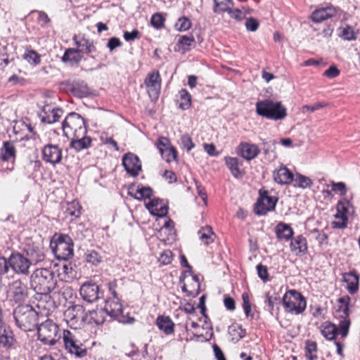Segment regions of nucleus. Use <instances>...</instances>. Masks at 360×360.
Returning <instances> with one entry per match:
<instances>
[{
    "label": "nucleus",
    "instance_id": "30",
    "mask_svg": "<svg viewBox=\"0 0 360 360\" xmlns=\"http://www.w3.org/2000/svg\"><path fill=\"white\" fill-rule=\"evenodd\" d=\"M104 309L108 315L112 318H118L122 313V305L120 302L118 297L117 299L106 300Z\"/></svg>",
    "mask_w": 360,
    "mask_h": 360
},
{
    "label": "nucleus",
    "instance_id": "29",
    "mask_svg": "<svg viewBox=\"0 0 360 360\" xmlns=\"http://www.w3.org/2000/svg\"><path fill=\"white\" fill-rule=\"evenodd\" d=\"M128 194L136 200H142L144 199H153V190L149 186H143L142 185L138 186L137 188L134 191V188H129Z\"/></svg>",
    "mask_w": 360,
    "mask_h": 360
},
{
    "label": "nucleus",
    "instance_id": "44",
    "mask_svg": "<svg viewBox=\"0 0 360 360\" xmlns=\"http://www.w3.org/2000/svg\"><path fill=\"white\" fill-rule=\"evenodd\" d=\"M84 257L85 260L88 263L94 266L98 265L103 260V257L101 254L94 250H87L85 252Z\"/></svg>",
    "mask_w": 360,
    "mask_h": 360
},
{
    "label": "nucleus",
    "instance_id": "48",
    "mask_svg": "<svg viewBox=\"0 0 360 360\" xmlns=\"http://www.w3.org/2000/svg\"><path fill=\"white\" fill-rule=\"evenodd\" d=\"M160 153L161 154L162 158L167 162H171L172 161L176 160L177 159V151L173 146H170L169 148H166L165 150H160Z\"/></svg>",
    "mask_w": 360,
    "mask_h": 360
},
{
    "label": "nucleus",
    "instance_id": "4",
    "mask_svg": "<svg viewBox=\"0 0 360 360\" xmlns=\"http://www.w3.org/2000/svg\"><path fill=\"white\" fill-rule=\"evenodd\" d=\"M257 113L272 120H281L287 116V109L281 102L265 99L256 103Z\"/></svg>",
    "mask_w": 360,
    "mask_h": 360
},
{
    "label": "nucleus",
    "instance_id": "14",
    "mask_svg": "<svg viewBox=\"0 0 360 360\" xmlns=\"http://www.w3.org/2000/svg\"><path fill=\"white\" fill-rule=\"evenodd\" d=\"M9 292L16 303L24 302L28 297V288L27 284L20 279L13 281L9 284Z\"/></svg>",
    "mask_w": 360,
    "mask_h": 360
},
{
    "label": "nucleus",
    "instance_id": "25",
    "mask_svg": "<svg viewBox=\"0 0 360 360\" xmlns=\"http://www.w3.org/2000/svg\"><path fill=\"white\" fill-rule=\"evenodd\" d=\"M337 13L333 6H327L316 9L311 14V20L314 22H321L326 20L334 17Z\"/></svg>",
    "mask_w": 360,
    "mask_h": 360
},
{
    "label": "nucleus",
    "instance_id": "60",
    "mask_svg": "<svg viewBox=\"0 0 360 360\" xmlns=\"http://www.w3.org/2000/svg\"><path fill=\"white\" fill-rule=\"evenodd\" d=\"M276 143L275 140L264 141L262 142L264 153L268 154L269 152H273L275 149Z\"/></svg>",
    "mask_w": 360,
    "mask_h": 360
},
{
    "label": "nucleus",
    "instance_id": "27",
    "mask_svg": "<svg viewBox=\"0 0 360 360\" xmlns=\"http://www.w3.org/2000/svg\"><path fill=\"white\" fill-rule=\"evenodd\" d=\"M290 248L296 255L307 254L308 246L306 238L302 235L297 236L291 240Z\"/></svg>",
    "mask_w": 360,
    "mask_h": 360
},
{
    "label": "nucleus",
    "instance_id": "51",
    "mask_svg": "<svg viewBox=\"0 0 360 360\" xmlns=\"http://www.w3.org/2000/svg\"><path fill=\"white\" fill-rule=\"evenodd\" d=\"M214 12H226L229 11L230 4H232L231 0H214Z\"/></svg>",
    "mask_w": 360,
    "mask_h": 360
},
{
    "label": "nucleus",
    "instance_id": "20",
    "mask_svg": "<svg viewBox=\"0 0 360 360\" xmlns=\"http://www.w3.org/2000/svg\"><path fill=\"white\" fill-rule=\"evenodd\" d=\"M70 139H71L70 143V148L74 149L77 152L87 149L91 145L92 139L90 136H86V133H82L81 135H73Z\"/></svg>",
    "mask_w": 360,
    "mask_h": 360
},
{
    "label": "nucleus",
    "instance_id": "55",
    "mask_svg": "<svg viewBox=\"0 0 360 360\" xmlns=\"http://www.w3.org/2000/svg\"><path fill=\"white\" fill-rule=\"evenodd\" d=\"M328 103L325 102H319L316 103H314V105H305L302 106V112H313L316 110H318L319 109H321L326 106H327Z\"/></svg>",
    "mask_w": 360,
    "mask_h": 360
},
{
    "label": "nucleus",
    "instance_id": "45",
    "mask_svg": "<svg viewBox=\"0 0 360 360\" xmlns=\"http://www.w3.org/2000/svg\"><path fill=\"white\" fill-rule=\"evenodd\" d=\"M180 95V103L179 108L182 110H187L191 105V96L188 91L184 89H182L179 91Z\"/></svg>",
    "mask_w": 360,
    "mask_h": 360
},
{
    "label": "nucleus",
    "instance_id": "18",
    "mask_svg": "<svg viewBox=\"0 0 360 360\" xmlns=\"http://www.w3.org/2000/svg\"><path fill=\"white\" fill-rule=\"evenodd\" d=\"M150 97L157 98L161 89V78L158 71L150 72L145 79Z\"/></svg>",
    "mask_w": 360,
    "mask_h": 360
},
{
    "label": "nucleus",
    "instance_id": "9",
    "mask_svg": "<svg viewBox=\"0 0 360 360\" xmlns=\"http://www.w3.org/2000/svg\"><path fill=\"white\" fill-rule=\"evenodd\" d=\"M27 257L18 252H13L8 257L10 268L18 275L27 276L30 274L31 264Z\"/></svg>",
    "mask_w": 360,
    "mask_h": 360
},
{
    "label": "nucleus",
    "instance_id": "19",
    "mask_svg": "<svg viewBox=\"0 0 360 360\" xmlns=\"http://www.w3.org/2000/svg\"><path fill=\"white\" fill-rule=\"evenodd\" d=\"M146 208L150 213L158 217H164L167 216L168 212V207L164 202L163 200L153 198L146 204Z\"/></svg>",
    "mask_w": 360,
    "mask_h": 360
},
{
    "label": "nucleus",
    "instance_id": "22",
    "mask_svg": "<svg viewBox=\"0 0 360 360\" xmlns=\"http://www.w3.org/2000/svg\"><path fill=\"white\" fill-rule=\"evenodd\" d=\"M342 281L345 282L348 292L354 295L359 290V276L355 270L342 274Z\"/></svg>",
    "mask_w": 360,
    "mask_h": 360
},
{
    "label": "nucleus",
    "instance_id": "64",
    "mask_svg": "<svg viewBox=\"0 0 360 360\" xmlns=\"http://www.w3.org/2000/svg\"><path fill=\"white\" fill-rule=\"evenodd\" d=\"M340 75V70L335 65L330 66L328 69H327L323 75L328 78H335Z\"/></svg>",
    "mask_w": 360,
    "mask_h": 360
},
{
    "label": "nucleus",
    "instance_id": "49",
    "mask_svg": "<svg viewBox=\"0 0 360 360\" xmlns=\"http://www.w3.org/2000/svg\"><path fill=\"white\" fill-rule=\"evenodd\" d=\"M63 342L65 348L69 351V352H70L77 345L74 339V335L70 331L67 330L63 331Z\"/></svg>",
    "mask_w": 360,
    "mask_h": 360
},
{
    "label": "nucleus",
    "instance_id": "2",
    "mask_svg": "<svg viewBox=\"0 0 360 360\" xmlns=\"http://www.w3.org/2000/svg\"><path fill=\"white\" fill-rule=\"evenodd\" d=\"M351 298L348 295H344L338 299V302L342 304L339 311L342 312V319L340 321L338 326L329 321L323 323L321 326V333L323 336L328 340H335L338 335H340L342 339H345L349 333L351 321L349 316V303Z\"/></svg>",
    "mask_w": 360,
    "mask_h": 360
},
{
    "label": "nucleus",
    "instance_id": "42",
    "mask_svg": "<svg viewBox=\"0 0 360 360\" xmlns=\"http://www.w3.org/2000/svg\"><path fill=\"white\" fill-rule=\"evenodd\" d=\"M292 182H294L295 187H299L302 188H309L313 184L312 181L309 177L299 173H297L295 175H294V179Z\"/></svg>",
    "mask_w": 360,
    "mask_h": 360
},
{
    "label": "nucleus",
    "instance_id": "23",
    "mask_svg": "<svg viewBox=\"0 0 360 360\" xmlns=\"http://www.w3.org/2000/svg\"><path fill=\"white\" fill-rule=\"evenodd\" d=\"M26 257L32 265H36L45 258L44 249L39 245H30L26 250Z\"/></svg>",
    "mask_w": 360,
    "mask_h": 360
},
{
    "label": "nucleus",
    "instance_id": "62",
    "mask_svg": "<svg viewBox=\"0 0 360 360\" xmlns=\"http://www.w3.org/2000/svg\"><path fill=\"white\" fill-rule=\"evenodd\" d=\"M123 37L127 41H133L136 39H139L140 32L137 30H134L132 32L125 31Z\"/></svg>",
    "mask_w": 360,
    "mask_h": 360
},
{
    "label": "nucleus",
    "instance_id": "50",
    "mask_svg": "<svg viewBox=\"0 0 360 360\" xmlns=\"http://www.w3.org/2000/svg\"><path fill=\"white\" fill-rule=\"evenodd\" d=\"M191 20L184 16L178 19L177 22L175 23V28L179 32H185L191 28Z\"/></svg>",
    "mask_w": 360,
    "mask_h": 360
},
{
    "label": "nucleus",
    "instance_id": "53",
    "mask_svg": "<svg viewBox=\"0 0 360 360\" xmlns=\"http://www.w3.org/2000/svg\"><path fill=\"white\" fill-rule=\"evenodd\" d=\"M165 18L160 13H155L152 15L150 23L153 27L156 29H160L164 26Z\"/></svg>",
    "mask_w": 360,
    "mask_h": 360
},
{
    "label": "nucleus",
    "instance_id": "58",
    "mask_svg": "<svg viewBox=\"0 0 360 360\" xmlns=\"http://www.w3.org/2000/svg\"><path fill=\"white\" fill-rule=\"evenodd\" d=\"M10 268L8 258L0 256V276L7 274Z\"/></svg>",
    "mask_w": 360,
    "mask_h": 360
},
{
    "label": "nucleus",
    "instance_id": "34",
    "mask_svg": "<svg viewBox=\"0 0 360 360\" xmlns=\"http://www.w3.org/2000/svg\"><path fill=\"white\" fill-rule=\"evenodd\" d=\"M156 324L159 329L163 331L166 335H171L174 331V323L169 316H158Z\"/></svg>",
    "mask_w": 360,
    "mask_h": 360
},
{
    "label": "nucleus",
    "instance_id": "15",
    "mask_svg": "<svg viewBox=\"0 0 360 360\" xmlns=\"http://www.w3.org/2000/svg\"><path fill=\"white\" fill-rule=\"evenodd\" d=\"M122 165L126 172L135 177L141 171V160L137 155L132 153H127L122 157Z\"/></svg>",
    "mask_w": 360,
    "mask_h": 360
},
{
    "label": "nucleus",
    "instance_id": "13",
    "mask_svg": "<svg viewBox=\"0 0 360 360\" xmlns=\"http://www.w3.org/2000/svg\"><path fill=\"white\" fill-rule=\"evenodd\" d=\"M349 208H353V206L349 200L343 199L338 202L336 206L337 213L335 214L338 221L333 222V228L344 229L347 226V214L349 212Z\"/></svg>",
    "mask_w": 360,
    "mask_h": 360
},
{
    "label": "nucleus",
    "instance_id": "46",
    "mask_svg": "<svg viewBox=\"0 0 360 360\" xmlns=\"http://www.w3.org/2000/svg\"><path fill=\"white\" fill-rule=\"evenodd\" d=\"M81 208L79 203L73 200L71 202L68 204V207L65 210V213L68 215H70L74 218H78L81 214Z\"/></svg>",
    "mask_w": 360,
    "mask_h": 360
},
{
    "label": "nucleus",
    "instance_id": "10",
    "mask_svg": "<svg viewBox=\"0 0 360 360\" xmlns=\"http://www.w3.org/2000/svg\"><path fill=\"white\" fill-rule=\"evenodd\" d=\"M84 308L81 304L68 307L64 312V319L69 327L77 329L84 322Z\"/></svg>",
    "mask_w": 360,
    "mask_h": 360
},
{
    "label": "nucleus",
    "instance_id": "52",
    "mask_svg": "<svg viewBox=\"0 0 360 360\" xmlns=\"http://www.w3.org/2000/svg\"><path fill=\"white\" fill-rule=\"evenodd\" d=\"M256 269H257V275H258L259 278L261 280H262L263 282L266 283V282L270 281L268 269L266 266H264L262 264H259L258 265H257Z\"/></svg>",
    "mask_w": 360,
    "mask_h": 360
},
{
    "label": "nucleus",
    "instance_id": "54",
    "mask_svg": "<svg viewBox=\"0 0 360 360\" xmlns=\"http://www.w3.org/2000/svg\"><path fill=\"white\" fill-rule=\"evenodd\" d=\"M242 300H243V308L244 309V312L247 317L252 316L251 314V304L249 299V295L247 292H243L242 294Z\"/></svg>",
    "mask_w": 360,
    "mask_h": 360
},
{
    "label": "nucleus",
    "instance_id": "38",
    "mask_svg": "<svg viewBox=\"0 0 360 360\" xmlns=\"http://www.w3.org/2000/svg\"><path fill=\"white\" fill-rule=\"evenodd\" d=\"M338 36L346 41H353L356 39L357 32L354 27L349 25H345L338 28Z\"/></svg>",
    "mask_w": 360,
    "mask_h": 360
},
{
    "label": "nucleus",
    "instance_id": "5",
    "mask_svg": "<svg viewBox=\"0 0 360 360\" xmlns=\"http://www.w3.org/2000/svg\"><path fill=\"white\" fill-rule=\"evenodd\" d=\"M73 241L67 234H55L50 243L52 252L58 259L67 261L73 256Z\"/></svg>",
    "mask_w": 360,
    "mask_h": 360
},
{
    "label": "nucleus",
    "instance_id": "47",
    "mask_svg": "<svg viewBox=\"0 0 360 360\" xmlns=\"http://www.w3.org/2000/svg\"><path fill=\"white\" fill-rule=\"evenodd\" d=\"M24 58L33 65H37L41 63V55L34 50L26 51Z\"/></svg>",
    "mask_w": 360,
    "mask_h": 360
},
{
    "label": "nucleus",
    "instance_id": "26",
    "mask_svg": "<svg viewBox=\"0 0 360 360\" xmlns=\"http://www.w3.org/2000/svg\"><path fill=\"white\" fill-rule=\"evenodd\" d=\"M107 315L108 314L104 308L89 311L87 314H85L84 322H86L88 324L100 326L105 322Z\"/></svg>",
    "mask_w": 360,
    "mask_h": 360
},
{
    "label": "nucleus",
    "instance_id": "35",
    "mask_svg": "<svg viewBox=\"0 0 360 360\" xmlns=\"http://www.w3.org/2000/svg\"><path fill=\"white\" fill-rule=\"evenodd\" d=\"M276 234L278 239L289 240L292 239L294 231L289 224L280 222L276 226Z\"/></svg>",
    "mask_w": 360,
    "mask_h": 360
},
{
    "label": "nucleus",
    "instance_id": "40",
    "mask_svg": "<svg viewBox=\"0 0 360 360\" xmlns=\"http://www.w3.org/2000/svg\"><path fill=\"white\" fill-rule=\"evenodd\" d=\"M199 238L205 244L209 245L214 241V233L210 226H206L198 231Z\"/></svg>",
    "mask_w": 360,
    "mask_h": 360
},
{
    "label": "nucleus",
    "instance_id": "61",
    "mask_svg": "<svg viewBox=\"0 0 360 360\" xmlns=\"http://www.w3.org/2000/svg\"><path fill=\"white\" fill-rule=\"evenodd\" d=\"M245 27L248 31L255 32L259 27V22L255 18H250L245 22Z\"/></svg>",
    "mask_w": 360,
    "mask_h": 360
},
{
    "label": "nucleus",
    "instance_id": "21",
    "mask_svg": "<svg viewBox=\"0 0 360 360\" xmlns=\"http://www.w3.org/2000/svg\"><path fill=\"white\" fill-rule=\"evenodd\" d=\"M273 178L275 182L281 185L290 184L293 181L294 174L286 167L281 165V167L273 172Z\"/></svg>",
    "mask_w": 360,
    "mask_h": 360
},
{
    "label": "nucleus",
    "instance_id": "11",
    "mask_svg": "<svg viewBox=\"0 0 360 360\" xmlns=\"http://www.w3.org/2000/svg\"><path fill=\"white\" fill-rule=\"evenodd\" d=\"M278 198L275 196L269 195L267 191H259L258 198L255 207V212L257 215H265L268 212L275 210Z\"/></svg>",
    "mask_w": 360,
    "mask_h": 360
},
{
    "label": "nucleus",
    "instance_id": "3",
    "mask_svg": "<svg viewBox=\"0 0 360 360\" xmlns=\"http://www.w3.org/2000/svg\"><path fill=\"white\" fill-rule=\"evenodd\" d=\"M15 325L25 332L34 331L42 315H40L31 305H18L13 311Z\"/></svg>",
    "mask_w": 360,
    "mask_h": 360
},
{
    "label": "nucleus",
    "instance_id": "41",
    "mask_svg": "<svg viewBox=\"0 0 360 360\" xmlns=\"http://www.w3.org/2000/svg\"><path fill=\"white\" fill-rule=\"evenodd\" d=\"M15 148L13 144L9 141L4 143L3 148L1 152V158L4 161H8L11 158H15Z\"/></svg>",
    "mask_w": 360,
    "mask_h": 360
},
{
    "label": "nucleus",
    "instance_id": "17",
    "mask_svg": "<svg viewBox=\"0 0 360 360\" xmlns=\"http://www.w3.org/2000/svg\"><path fill=\"white\" fill-rule=\"evenodd\" d=\"M63 114V110L61 108L45 103L41 108V121L47 124H53L58 122Z\"/></svg>",
    "mask_w": 360,
    "mask_h": 360
},
{
    "label": "nucleus",
    "instance_id": "12",
    "mask_svg": "<svg viewBox=\"0 0 360 360\" xmlns=\"http://www.w3.org/2000/svg\"><path fill=\"white\" fill-rule=\"evenodd\" d=\"M82 298L89 303H92L103 297V292L99 286L93 281L83 283L79 289Z\"/></svg>",
    "mask_w": 360,
    "mask_h": 360
},
{
    "label": "nucleus",
    "instance_id": "63",
    "mask_svg": "<svg viewBox=\"0 0 360 360\" xmlns=\"http://www.w3.org/2000/svg\"><path fill=\"white\" fill-rule=\"evenodd\" d=\"M157 148L160 153V150H165L166 148H169V141L167 138L161 136L158 139L157 142Z\"/></svg>",
    "mask_w": 360,
    "mask_h": 360
},
{
    "label": "nucleus",
    "instance_id": "33",
    "mask_svg": "<svg viewBox=\"0 0 360 360\" xmlns=\"http://www.w3.org/2000/svg\"><path fill=\"white\" fill-rule=\"evenodd\" d=\"M60 274L63 276V279L65 281H72L78 276L77 267L75 264L66 262L62 266Z\"/></svg>",
    "mask_w": 360,
    "mask_h": 360
},
{
    "label": "nucleus",
    "instance_id": "31",
    "mask_svg": "<svg viewBox=\"0 0 360 360\" xmlns=\"http://www.w3.org/2000/svg\"><path fill=\"white\" fill-rule=\"evenodd\" d=\"M71 92L77 97H86L90 94V89L83 80H75L70 85Z\"/></svg>",
    "mask_w": 360,
    "mask_h": 360
},
{
    "label": "nucleus",
    "instance_id": "56",
    "mask_svg": "<svg viewBox=\"0 0 360 360\" xmlns=\"http://www.w3.org/2000/svg\"><path fill=\"white\" fill-rule=\"evenodd\" d=\"M181 142L184 148H185L188 152L195 147V144L193 143L191 137L187 134L181 136Z\"/></svg>",
    "mask_w": 360,
    "mask_h": 360
},
{
    "label": "nucleus",
    "instance_id": "6",
    "mask_svg": "<svg viewBox=\"0 0 360 360\" xmlns=\"http://www.w3.org/2000/svg\"><path fill=\"white\" fill-rule=\"evenodd\" d=\"M282 304L285 312L292 314H301L307 307L305 297L295 290H288L282 298Z\"/></svg>",
    "mask_w": 360,
    "mask_h": 360
},
{
    "label": "nucleus",
    "instance_id": "43",
    "mask_svg": "<svg viewBox=\"0 0 360 360\" xmlns=\"http://www.w3.org/2000/svg\"><path fill=\"white\" fill-rule=\"evenodd\" d=\"M229 333L232 336V340L238 342L245 336L246 330L241 325L233 324L229 327Z\"/></svg>",
    "mask_w": 360,
    "mask_h": 360
},
{
    "label": "nucleus",
    "instance_id": "7",
    "mask_svg": "<svg viewBox=\"0 0 360 360\" xmlns=\"http://www.w3.org/2000/svg\"><path fill=\"white\" fill-rule=\"evenodd\" d=\"M36 329L38 340L45 345L53 346L60 338L58 326L51 319L38 323Z\"/></svg>",
    "mask_w": 360,
    "mask_h": 360
},
{
    "label": "nucleus",
    "instance_id": "39",
    "mask_svg": "<svg viewBox=\"0 0 360 360\" xmlns=\"http://www.w3.org/2000/svg\"><path fill=\"white\" fill-rule=\"evenodd\" d=\"M305 356L308 360H316L317 359V344L316 342L307 340L305 341L304 346Z\"/></svg>",
    "mask_w": 360,
    "mask_h": 360
},
{
    "label": "nucleus",
    "instance_id": "1",
    "mask_svg": "<svg viewBox=\"0 0 360 360\" xmlns=\"http://www.w3.org/2000/svg\"><path fill=\"white\" fill-rule=\"evenodd\" d=\"M30 285L37 293V307L49 309L53 304L51 293L57 285L54 271L49 268L36 269L30 276Z\"/></svg>",
    "mask_w": 360,
    "mask_h": 360
},
{
    "label": "nucleus",
    "instance_id": "37",
    "mask_svg": "<svg viewBox=\"0 0 360 360\" xmlns=\"http://www.w3.org/2000/svg\"><path fill=\"white\" fill-rule=\"evenodd\" d=\"M195 45V41L193 36L182 35L177 41L179 50H181L184 53L188 51Z\"/></svg>",
    "mask_w": 360,
    "mask_h": 360
},
{
    "label": "nucleus",
    "instance_id": "36",
    "mask_svg": "<svg viewBox=\"0 0 360 360\" xmlns=\"http://www.w3.org/2000/svg\"><path fill=\"white\" fill-rule=\"evenodd\" d=\"M225 162L227 167L231 171V174L236 179L242 178L243 173L239 168L238 159L232 157H226Z\"/></svg>",
    "mask_w": 360,
    "mask_h": 360
},
{
    "label": "nucleus",
    "instance_id": "32",
    "mask_svg": "<svg viewBox=\"0 0 360 360\" xmlns=\"http://www.w3.org/2000/svg\"><path fill=\"white\" fill-rule=\"evenodd\" d=\"M82 56L81 55V50L77 49L69 48L65 51L61 60L63 63H69L72 65H78L82 60Z\"/></svg>",
    "mask_w": 360,
    "mask_h": 360
},
{
    "label": "nucleus",
    "instance_id": "59",
    "mask_svg": "<svg viewBox=\"0 0 360 360\" xmlns=\"http://www.w3.org/2000/svg\"><path fill=\"white\" fill-rule=\"evenodd\" d=\"M226 11L229 13L230 16L232 18H234L236 20H242L245 17V14L243 11H241L240 9H238V8L232 10L229 8V11Z\"/></svg>",
    "mask_w": 360,
    "mask_h": 360
},
{
    "label": "nucleus",
    "instance_id": "8",
    "mask_svg": "<svg viewBox=\"0 0 360 360\" xmlns=\"http://www.w3.org/2000/svg\"><path fill=\"white\" fill-rule=\"evenodd\" d=\"M63 134L68 138L73 135L86 133L87 128L84 119L77 112L69 113L62 123Z\"/></svg>",
    "mask_w": 360,
    "mask_h": 360
},
{
    "label": "nucleus",
    "instance_id": "16",
    "mask_svg": "<svg viewBox=\"0 0 360 360\" xmlns=\"http://www.w3.org/2000/svg\"><path fill=\"white\" fill-rule=\"evenodd\" d=\"M41 153L43 160L53 165L60 163L63 158L62 149L57 145L47 144L44 146Z\"/></svg>",
    "mask_w": 360,
    "mask_h": 360
},
{
    "label": "nucleus",
    "instance_id": "24",
    "mask_svg": "<svg viewBox=\"0 0 360 360\" xmlns=\"http://www.w3.org/2000/svg\"><path fill=\"white\" fill-rule=\"evenodd\" d=\"M260 150L258 147L252 143H242L238 148V153L247 160H251L255 158Z\"/></svg>",
    "mask_w": 360,
    "mask_h": 360
},
{
    "label": "nucleus",
    "instance_id": "57",
    "mask_svg": "<svg viewBox=\"0 0 360 360\" xmlns=\"http://www.w3.org/2000/svg\"><path fill=\"white\" fill-rule=\"evenodd\" d=\"M13 338L11 335H8L6 331H0V345L4 347H11L13 345Z\"/></svg>",
    "mask_w": 360,
    "mask_h": 360
},
{
    "label": "nucleus",
    "instance_id": "28",
    "mask_svg": "<svg viewBox=\"0 0 360 360\" xmlns=\"http://www.w3.org/2000/svg\"><path fill=\"white\" fill-rule=\"evenodd\" d=\"M78 50H81V53H90L96 51V47L93 40L86 38L84 35L79 36L75 35L72 38Z\"/></svg>",
    "mask_w": 360,
    "mask_h": 360
}]
</instances>
